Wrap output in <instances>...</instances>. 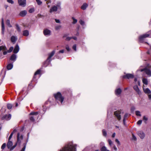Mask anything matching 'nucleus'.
<instances>
[{
    "label": "nucleus",
    "instance_id": "nucleus-51",
    "mask_svg": "<svg viewBox=\"0 0 151 151\" xmlns=\"http://www.w3.org/2000/svg\"><path fill=\"white\" fill-rule=\"evenodd\" d=\"M135 107L134 106H132L131 109V111L132 112H133L135 110Z\"/></svg>",
    "mask_w": 151,
    "mask_h": 151
},
{
    "label": "nucleus",
    "instance_id": "nucleus-41",
    "mask_svg": "<svg viewBox=\"0 0 151 151\" xmlns=\"http://www.w3.org/2000/svg\"><path fill=\"white\" fill-rule=\"evenodd\" d=\"M35 11V9L34 8H32L30 9L29 11V12L30 13H32L34 12Z\"/></svg>",
    "mask_w": 151,
    "mask_h": 151
},
{
    "label": "nucleus",
    "instance_id": "nucleus-50",
    "mask_svg": "<svg viewBox=\"0 0 151 151\" xmlns=\"http://www.w3.org/2000/svg\"><path fill=\"white\" fill-rule=\"evenodd\" d=\"M76 45H74L73 47V49L75 51L76 50Z\"/></svg>",
    "mask_w": 151,
    "mask_h": 151
},
{
    "label": "nucleus",
    "instance_id": "nucleus-42",
    "mask_svg": "<svg viewBox=\"0 0 151 151\" xmlns=\"http://www.w3.org/2000/svg\"><path fill=\"white\" fill-rule=\"evenodd\" d=\"M61 27L60 25L57 26L55 27V29L56 30H58L60 29Z\"/></svg>",
    "mask_w": 151,
    "mask_h": 151
},
{
    "label": "nucleus",
    "instance_id": "nucleus-39",
    "mask_svg": "<svg viewBox=\"0 0 151 151\" xmlns=\"http://www.w3.org/2000/svg\"><path fill=\"white\" fill-rule=\"evenodd\" d=\"M14 49V48L13 47H11L9 50H7L8 52L9 53H10Z\"/></svg>",
    "mask_w": 151,
    "mask_h": 151
},
{
    "label": "nucleus",
    "instance_id": "nucleus-29",
    "mask_svg": "<svg viewBox=\"0 0 151 151\" xmlns=\"http://www.w3.org/2000/svg\"><path fill=\"white\" fill-rule=\"evenodd\" d=\"M128 116V114H125V115L124 116V118L123 119V122L124 124H125V122L126 121V118H127Z\"/></svg>",
    "mask_w": 151,
    "mask_h": 151
},
{
    "label": "nucleus",
    "instance_id": "nucleus-21",
    "mask_svg": "<svg viewBox=\"0 0 151 151\" xmlns=\"http://www.w3.org/2000/svg\"><path fill=\"white\" fill-rule=\"evenodd\" d=\"M27 14V12L26 10H24L21 12L19 13V15L22 17H24Z\"/></svg>",
    "mask_w": 151,
    "mask_h": 151
},
{
    "label": "nucleus",
    "instance_id": "nucleus-61",
    "mask_svg": "<svg viewBox=\"0 0 151 151\" xmlns=\"http://www.w3.org/2000/svg\"><path fill=\"white\" fill-rule=\"evenodd\" d=\"M148 97L149 99H151V93L150 94L148 95Z\"/></svg>",
    "mask_w": 151,
    "mask_h": 151
},
{
    "label": "nucleus",
    "instance_id": "nucleus-33",
    "mask_svg": "<svg viewBox=\"0 0 151 151\" xmlns=\"http://www.w3.org/2000/svg\"><path fill=\"white\" fill-rule=\"evenodd\" d=\"M135 114L137 116H141L140 112L139 111H135Z\"/></svg>",
    "mask_w": 151,
    "mask_h": 151
},
{
    "label": "nucleus",
    "instance_id": "nucleus-36",
    "mask_svg": "<svg viewBox=\"0 0 151 151\" xmlns=\"http://www.w3.org/2000/svg\"><path fill=\"white\" fill-rule=\"evenodd\" d=\"M102 133L103 135L105 137H106L107 135V133L105 129H103L102 130Z\"/></svg>",
    "mask_w": 151,
    "mask_h": 151
},
{
    "label": "nucleus",
    "instance_id": "nucleus-17",
    "mask_svg": "<svg viewBox=\"0 0 151 151\" xmlns=\"http://www.w3.org/2000/svg\"><path fill=\"white\" fill-rule=\"evenodd\" d=\"M19 48L18 45H16L13 50V52L14 53H17L19 51Z\"/></svg>",
    "mask_w": 151,
    "mask_h": 151
},
{
    "label": "nucleus",
    "instance_id": "nucleus-62",
    "mask_svg": "<svg viewBox=\"0 0 151 151\" xmlns=\"http://www.w3.org/2000/svg\"><path fill=\"white\" fill-rule=\"evenodd\" d=\"M17 132V130L16 129H14L13 131L12 132V133H13V134L14 133L16 132Z\"/></svg>",
    "mask_w": 151,
    "mask_h": 151
},
{
    "label": "nucleus",
    "instance_id": "nucleus-11",
    "mask_svg": "<svg viewBox=\"0 0 151 151\" xmlns=\"http://www.w3.org/2000/svg\"><path fill=\"white\" fill-rule=\"evenodd\" d=\"M137 134L141 139H143L145 137V134L142 131H139L137 132Z\"/></svg>",
    "mask_w": 151,
    "mask_h": 151
},
{
    "label": "nucleus",
    "instance_id": "nucleus-9",
    "mask_svg": "<svg viewBox=\"0 0 151 151\" xmlns=\"http://www.w3.org/2000/svg\"><path fill=\"white\" fill-rule=\"evenodd\" d=\"M51 30L47 28L44 29L43 31V34L47 37L50 36L51 35Z\"/></svg>",
    "mask_w": 151,
    "mask_h": 151
},
{
    "label": "nucleus",
    "instance_id": "nucleus-3",
    "mask_svg": "<svg viewBox=\"0 0 151 151\" xmlns=\"http://www.w3.org/2000/svg\"><path fill=\"white\" fill-rule=\"evenodd\" d=\"M55 52V50H53L48 54V57L47 60L44 63V65L45 67L47 66L51 61V58L54 55Z\"/></svg>",
    "mask_w": 151,
    "mask_h": 151
},
{
    "label": "nucleus",
    "instance_id": "nucleus-18",
    "mask_svg": "<svg viewBox=\"0 0 151 151\" xmlns=\"http://www.w3.org/2000/svg\"><path fill=\"white\" fill-rule=\"evenodd\" d=\"M133 88L134 90L139 94H141V91L139 90L138 86L137 85H135L133 87Z\"/></svg>",
    "mask_w": 151,
    "mask_h": 151
},
{
    "label": "nucleus",
    "instance_id": "nucleus-27",
    "mask_svg": "<svg viewBox=\"0 0 151 151\" xmlns=\"http://www.w3.org/2000/svg\"><path fill=\"white\" fill-rule=\"evenodd\" d=\"M143 120L145 124L147 123V121L148 120V118L145 116L143 117Z\"/></svg>",
    "mask_w": 151,
    "mask_h": 151
},
{
    "label": "nucleus",
    "instance_id": "nucleus-32",
    "mask_svg": "<svg viewBox=\"0 0 151 151\" xmlns=\"http://www.w3.org/2000/svg\"><path fill=\"white\" fill-rule=\"evenodd\" d=\"M101 151H109V150H107L106 148L104 146H103L101 148Z\"/></svg>",
    "mask_w": 151,
    "mask_h": 151
},
{
    "label": "nucleus",
    "instance_id": "nucleus-53",
    "mask_svg": "<svg viewBox=\"0 0 151 151\" xmlns=\"http://www.w3.org/2000/svg\"><path fill=\"white\" fill-rule=\"evenodd\" d=\"M3 54L4 55H6L7 53L8 52V51L7 50H5V51H3Z\"/></svg>",
    "mask_w": 151,
    "mask_h": 151
},
{
    "label": "nucleus",
    "instance_id": "nucleus-31",
    "mask_svg": "<svg viewBox=\"0 0 151 151\" xmlns=\"http://www.w3.org/2000/svg\"><path fill=\"white\" fill-rule=\"evenodd\" d=\"M6 24L9 27H12V25L10 24V21L8 19L6 20Z\"/></svg>",
    "mask_w": 151,
    "mask_h": 151
},
{
    "label": "nucleus",
    "instance_id": "nucleus-34",
    "mask_svg": "<svg viewBox=\"0 0 151 151\" xmlns=\"http://www.w3.org/2000/svg\"><path fill=\"white\" fill-rule=\"evenodd\" d=\"M36 1L39 5H41L42 4V2L40 0H36Z\"/></svg>",
    "mask_w": 151,
    "mask_h": 151
},
{
    "label": "nucleus",
    "instance_id": "nucleus-12",
    "mask_svg": "<svg viewBox=\"0 0 151 151\" xmlns=\"http://www.w3.org/2000/svg\"><path fill=\"white\" fill-rule=\"evenodd\" d=\"M134 75L131 74H127L126 75H124L123 77L124 78H127L128 79L130 78H134Z\"/></svg>",
    "mask_w": 151,
    "mask_h": 151
},
{
    "label": "nucleus",
    "instance_id": "nucleus-38",
    "mask_svg": "<svg viewBox=\"0 0 151 151\" xmlns=\"http://www.w3.org/2000/svg\"><path fill=\"white\" fill-rule=\"evenodd\" d=\"M24 147L22 149L21 151H24L25 150L26 148V143H24L23 144Z\"/></svg>",
    "mask_w": 151,
    "mask_h": 151
},
{
    "label": "nucleus",
    "instance_id": "nucleus-10",
    "mask_svg": "<svg viewBox=\"0 0 151 151\" xmlns=\"http://www.w3.org/2000/svg\"><path fill=\"white\" fill-rule=\"evenodd\" d=\"M18 3L20 6L24 7L26 5V0H18Z\"/></svg>",
    "mask_w": 151,
    "mask_h": 151
},
{
    "label": "nucleus",
    "instance_id": "nucleus-20",
    "mask_svg": "<svg viewBox=\"0 0 151 151\" xmlns=\"http://www.w3.org/2000/svg\"><path fill=\"white\" fill-rule=\"evenodd\" d=\"M122 92V90L120 88H118L116 89L115 91V93L117 96L120 94Z\"/></svg>",
    "mask_w": 151,
    "mask_h": 151
},
{
    "label": "nucleus",
    "instance_id": "nucleus-40",
    "mask_svg": "<svg viewBox=\"0 0 151 151\" xmlns=\"http://www.w3.org/2000/svg\"><path fill=\"white\" fill-rule=\"evenodd\" d=\"M16 29L19 32H20L21 31L20 28L19 27V25L17 24L16 25Z\"/></svg>",
    "mask_w": 151,
    "mask_h": 151
},
{
    "label": "nucleus",
    "instance_id": "nucleus-14",
    "mask_svg": "<svg viewBox=\"0 0 151 151\" xmlns=\"http://www.w3.org/2000/svg\"><path fill=\"white\" fill-rule=\"evenodd\" d=\"M11 116L10 114L4 115L2 118V119H5L6 120H10L11 118Z\"/></svg>",
    "mask_w": 151,
    "mask_h": 151
},
{
    "label": "nucleus",
    "instance_id": "nucleus-23",
    "mask_svg": "<svg viewBox=\"0 0 151 151\" xmlns=\"http://www.w3.org/2000/svg\"><path fill=\"white\" fill-rule=\"evenodd\" d=\"M88 6V4L86 3H85L81 6V8L82 9L84 10L86 9V8Z\"/></svg>",
    "mask_w": 151,
    "mask_h": 151
},
{
    "label": "nucleus",
    "instance_id": "nucleus-56",
    "mask_svg": "<svg viewBox=\"0 0 151 151\" xmlns=\"http://www.w3.org/2000/svg\"><path fill=\"white\" fill-rule=\"evenodd\" d=\"M55 22L57 23H60V21L59 19H55Z\"/></svg>",
    "mask_w": 151,
    "mask_h": 151
},
{
    "label": "nucleus",
    "instance_id": "nucleus-16",
    "mask_svg": "<svg viewBox=\"0 0 151 151\" xmlns=\"http://www.w3.org/2000/svg\"><path fill=\"white\" fill-rule=\"evenodd\" d=\"M17 58V55L15 54H13L11 56L10 59L14 62L16 60Z\"/></svg>",
    "mask_w": 151,
    "mask_h": 151
},
{
    "label": "nucleus",
    "instance_id": "nucleus-57",
    "mask_svg": "<svg viewBox=\"0 0 151 151\" xmlns=\"http://www.w3.org/2000/svg\"><path fill=\"white\" fill-rule=\"evenodd\" d=\"M64 51L63 50H60L59 51V52H58V53H63L64 52Z\"/></svg>",
    "mask_w": 151,
    "mask_h": 151
},
{
    "label": "nucleus",
    "instance_id": "nucleus-45",
    "mask_svg": "<svg viewBox=\"0 0 151 151\" xmlns=\"http://www.w3.org/2000/svg\"><path fill=\"white\" fill-rule=\"evenodd\" d=\"M108 143H109V145L110 146H111L113 143L111 141V140L110 139H108Z\"/></svg>",
    "mask_w": 151,
    "mask_h": 151
},
{
    "label": "nucleus",
    "instance_id": "nucleus-15",
    "mask_svg": "<svg viewBox=\"0 0 151 151\" xmlns=\"http://www.w3.org/2000/svg\"><path fill=\"white\" fill-rule=\"evenodd\" d=\"M17 40V37L14 35L12 36L11 38V41L13 44L15 43Z\"/></svg>",
    "mask_w": 151,
    "mask_h": 151
},
{
    "label": "nucleus",
    "instance_id": "nucleus-13",
    "mask_svg": "<svg viewBox=\"0 0 151 151\" xmlns=\"http://www.w3.org/2000/svg\"><path fill=\"white\" fill-rule=\"evenodd\" d=\"M120 112L119 111H116L114 112V114L117 117L118 119L119 120H120L121 119V116L120 115Z\"/></svg>",
    "mask_w": 151,
    "mask_h": 151
},
{
    "label": "nucleus",
    "instance_id": "nucleus-44",
    "mask_svg": "<svg viewBox=\"0 0 151 151\" xmlns=\"http://www.w3.org/2000/svg\"><path fill=\"white\" fill-rule=\"evenodd\" d=\"M72 18L73 21V24H75L77 22V20L76 19H75L73 17Z\"/></svg>",
    "mask_w": 151,
    "mask_h": 151
},
{
    "label": "nucleus",
    "instance_id": "nucleus-24",
    "mask_svg": "<svg viewBox=\"0 0 151 151\" xmlns=\"http://www.w3.org/2000/svg\"><path fill=\"white\" fill-rule=\"evenodd\" d=\"M13 67V63H9V64L7 66V68L8 70L11 69Z\"/></svg>",
    "mask_w": 151,
    "mask_h": 151
},
{
    "label": "nucleus",
    "instance_id": "nucleus-5",
    "mask_svg": "<svg viewBox=\"0 0 151 151\" xmlns=\"http://www.w3.org/2000/svg\"><path fill=\"white\" fill-rule=\"evenodd\" d=\"M141 72L145 71V72L148 76H151V65H148L147 67L140 70Z\"/></svg>",
    "mask_w": 151,
    "mask_h": 151
},
{
    "label": "nucleus",
    "instance_id": "nucleus-48",
    "mask_svg": "<svg viewBox=\"0 0 151 151\" xmlns=\"http://www.w3.org/2000/svg\"><path fill=\"white\" fill-rule=\"evenodd\" d=\"M142 120H139L137 122V124H138V125H140L142 124Z\"/></svg>",
    "mask_w": 151,
    "mask_h": 151
},
{
    "label": "nucleus",
    "instance_id": "nucleus-4",
    "mask_svg": "<svg viewBox=\"0 0 151 151\" xmlns=\"http://www.w3.org/2000/svg\"><path fill=\"white\" fill-rule=\"evenodd\" d=\"M54 96L56 101L58 103L60 102L62 104L64 98L62 96L61 93L60 92H58L56 94H55Z\"/></svg>",
    "mask_w": 151,
    "mask_h": 151
},
{
    "label": "nucleus",
    "instance_id": "nucleus-46",
    "mask_svg": "<svg viewBox=\"0 0 151 151\" xmlns=\"http://www.w3.org/2000/svg\"><path fill=\"white\" fill-rule=\"evenodd\" d=\"M6 146V144L5 143H4L2 145L1 147V148L2 149H4L5 148Z\"/></svg>",
    "mask_w": 151,
    "mask_h": 151
},
{
    "label": "nucleus",
    "instance_id": "nucleus-52",
    "mask_svg": "<svg viewBox=\"0 0 151 151\" xmlns=\"http://www.w3.org/2000/svg\"><path fill=\"white\" fill-rule=\"evenodd\" d=\"M72 39L71 37H66L65 40L67 41H69Z\"/></svg>",
    "mask_w": 151,
    "mask_h": 151
},
{
    "label": "nucleus",
    "instance_id": "nucleus-60",
    "mask_svg": "<svg viewBox=\"0 0 151 151\" xmlns=\"http://www.w3.org/2000/svg\"><path fill=\"white\" fill-rule=\"evenodd\" d=\"M113 148H114V149L115 150V151H116L117 150V148L116 147V146L114 145V147H113Z\"/></svg>",
    "mask_w": 151,
    "mask_h": 151
},
{
    "label": "nucleus",
    "instance_id": "nucleus-30",
    "mask_svg": "<svg viewBox=\"0 0 151 151\" xmlns=\"http://www.w3.org/2000/svg\"><path fill=\"white\" fill-rule=\"evenodd\" d=\"M40 72H41V70L40 69L38 70L35 73L34 76L33 77V78H35V76L37 75L40 74Z\"/></svg>",
    "mask_w": 151,
    "mask_h": 151
},
{
    "label": "nucleus",
    "instance_id": "nucleus-64",
    "mask_svg": "<svg viewBox=\"0 0 151 151\" xmlns=\"http://www.w3.org/2000/svg\"><path fill=\"white\" fill-rule=\"evenodd\" d=\"M104 145V143L103 142H101L100 143L101 146H103Z\"/></svg>",
    "mask_w": 151,
    "mask_h": 151
},
{
    "label": "nucleus",
    "instance_id": "nucleus-49",
    "mask_svg": "<svg viewBox=\"0 0 151 151\" xmlns=\"http://www.w3.org/2000/svg\"><path fill=\"white\" fill-rule=\"evenodd\" d=\"M132 139L134 140H136L137 139L136 137H135V136L134 134L133 133H132Z\"/></svg>",
    "mask_w": 151,
    "mask_h": 151
},
{
    "label": "nucleus",
    "instance_id": "nucleus-8",
    "mask_svg": "<svg viewBox=\"0 0 151 151\" xmlns=\"http://www.w3.org/2000/svg\"><path fill=\"white\" fill-rule=\"evenodd\" d=\"M149 36V35L148 34L146 33L140 36L139 37V41L140 42H143L145 39Z\"/></svg>",
    "mask_w": 151,
    "mask_h": 151
},
{
    "label": "nucleus",
    "instance_id": "nucleus-59",
    "mask_svg": "<svg viewBox=\"0 0 151 151\" xmlns=\"http://www.w3.org/2000/svg\"><path fill=\"white\" fill-rule=\"evenodd\" d=\"M72 37V39H73L74 40H77V37Z\"/></svg>",
    "mask_w": 151,
    "mask_h": 151
},
{
    "label": "nucleus",
    "instance_id": "nucleus-35",
    "mask_svg": "<svg viewBox=\"0 0 151 151\" xmlns=\"http://www.w3.org/2000/svg\"><path fill=\"white\" fill-rule=\"evenodd\" d=\"M12 107V104H7V108L9 109H11Z\"/></svg>",
    "mask_w": 151,
    "mask_h": 151
},
{
    "label": "nucleus",
    "instance_id": "nucleus-7",
    "mask_svg": "<svg viewBox=\"0 0 151 151\" xmlns=\"http://www.w3.org/2000/svg\"><path fill=\"white\" fill-rule=\"evenodd\" d=\"M38 114V112L37 111L36 112H32L30 113L29 115L32 116L30 117V121L32 122H34L35 121V119L36 118V116Z\"/></svg>",
    "mask_w": 151,
    "mask_h": 151
},
{
    "label": "nucleus",
    "instance_id": "nucleus-1",
    "mask_svg": "<svg viewBox=\"0 0 151 151\" xmlns=\"http://www.w3.org/2000/svg\"><path fill=\"white\" fill-rule=\"evenodd\" d=\"M23 138V136L22 134L20 135L19 133H18L17 134V141L15 144L12 147L13 145V143L12 141L10 140H8V142L7 143V146L8 149H10V151L12 150L17 145H20L21 142V141Z\"/></svg>",
    "mask_w": 151,
    "mask_h": 151
},
{
    "label": "nucleus",
    "instance_id": "nucleus-54",
    "mask_svg": "<svg viewBox=\"0 0 151 151\" xmlns=\"http://www.w3.org/2000/svg\"><path fill=\"white\" fill-rule=\"evenodd\" d=\"M13 133H11V134H10L9 138V139H8V140H10L11 139V138H12V136L13 135Z\"/></svg>",
    "mask_w": 151,
    "mask_h": 151
},
{
    "label": "nucleus",
    "instance_id": "nucleus-26",
    "mask_svg": "<svg viewBox=\"0 0 151 151\" xmlns=\"http://www.w3.org/2000/svg\"><path fill=\"white\" fill-rule=\"evenodd\" d=\"M29 35V32L27 30H25L23 31V35L24 36H27Z\"/></svg>",
    "mask_w": 151,
    "mask_h": 151
},
{
    "label": "nucleus",
    "instance_id": "nucleus-6",
    "mask_svg": "<svg viewBox=\"0 0 151 151\" xmlns=\"http://www.w3.org/2000/svg\"><path fill=\"white\" fill-rule=\"evenodd\" d=\"M58 9H61L60 3H58L57 6H54L51 8L50 10V12L51 13L53 12H56Z\"/></svg>",
    "mask_w": 151,
    "mask_h": 151
},
{
    "label": "nucleus",
    "instance_id": "nucleus-55",
    "mask_svg": "<svg viewBox=\"0 0 151 151\" xmlns=\"http://www.w3.org/2000/svg\"><path fill=\"white\" fill-rule=\"evenodd\" d=\"M115 141L119 145H120V143L119 140L117 139H116L115 140Z\"/></svg>",
    "mask_w": 151,
    "mask_h": 151
},
{
    "label": "nucleus",
    "instance_id": "nucleus-63",
    "mask_svg": "<svg viewBox=\"0 0 151 151\" xmlns=\"http://www.w3.org/2000/svg\"><path fill=\"white\" fill-rule=\"evenodd\" d=\"M51 2V1L50 0H48V1H47V2H46V3L48 5L49 3H50Z\"/></svg>",
    "mask_w": 151,
    "mask_h": 151
},
{
    "label": "nucleus",
    "instance_id": "nucleus-22",
    "mask_svg": "<svg viewBox=\"0 0 151 151\" xmlns=\"http://www.w3.org/2000/svg\"><path fill=\"white\" fill-rule=\"evenodd\" d=\"M7 50V48L5 45H2L0 46V51Z\"/></svg>",
    "mask_w": 151,
    "mask_h": 151
},
{
    "label": "nucleus",
    "instance_id": "nucleus-58",
    "mask_svg": "<svg viewBox=\"0 0 151 151\" xmlns=\"http://www.w3.org/2000/svg\"><path fill=\"white\" fill-rule=\"evenodd\" d=\"M26 88H24L22 90V91H21L19 93V94H20L21 93H22V92H23L25 90H26Z\"/></svg>",
    "mask_w": 151,
    "mask_h": 151
},
{
    "label": "nucleus",
    "instance_id": "nucleus-28",
    "mask_svg": "<svg viewBox=\"0 0 151 151\" xmlns=\"http://www.w3.org/2000/svg\"><path fill=\"white\" fill-rule=\"evenodd\" d=\"M142 82L144 84L146 85H147L148 84V81L147 79L146 78H143Z\"/></svg>",
    "mask_w": 151,
    "mask_h": 151
},
{
    "label": "nucleus",
    "instance_id": "nucleus-47",
    "mask_svg": "<svg viewBox=\"0 0 151 151\" xmlns=\"http://www.w3.org/2000/svg\"><path fill=\"white\" fill-rule=\"evenodd\" d=\"M7 1L8 3H11L12 4H13L14 3V2L12 0H7Z\"/></svg>",
    "mask_w": 151,
    "mask_h": 151
},
{
    "label": "nucleus",
    "instance_id": "nucleus-19",
    "mask_svg": "<svg viewBox=\"0 0 151 151\" xmlns=\"http://www.w3.org/2000/svg\"><path fill=\"white\" fill-rule=\"evenodd\" d=\"M1 28H2V33L3 34H4L5 27L4 24V19L2 18L1 19Z\"/></svg>",
    "mask_w": 151,
    "mask_h": 151
},
{
    "label": "nucleus",
    "instance_id": "nucleus-43",
    "mask_svg": "<svg viewBox=\"0 0 151 151\" xmlns=\"http://www.w3.org/2000/svg\"><path fill=\"white\" fill-rule=\"evenodd\" d=\"M66 49L68 51H70V49L69 48L68 45H66L65 46Z\"/></svg>",
    "mask_w": 151,
    "mask_h": 151
},
{
    "label": "nucleus",
    "instance_id": "nucleus-25",
    "mask_svg": "<svg viewBox=\"0 0 151 151\" xmlns=\"http://www.w3.org/2000/svg\"><path fill=\"white\" fill-rule=\"evenodd\" d=\"M144 92L146 93L150 94L151 93V91L148 88H146L145 89H143Z\"/></svg>",
    "mask_w": 151,
    "mask_h": 151
},
{
    "label": "nucleus",
    "instance_id": "nucleus-37",
    "mask_svg": "<svg viewBox=\"0 0 151 151\" xmlns=\"http://www.w3.org/2000/svg\"><path fill=\"white\" fill-rule=\"evenodd\" d=\"M79 23L80 24L82 25V26H83L85 24V22H84L81 19L79 21Z\"/></svg>",
    "mask_w": 151,
    "mask_h": 151
},
{
    "label": "nucleus",
    "instance_id": "nucleus-2",
    "mask_svg": "<svg viewBox=\"0 0 151 151\" xmlns=\"http://www.w3.org/2000/svg\"><path fill=\"white\" fill-rule=\"evenodd\" d=\"M76 145L70 142L66 144L60 151H76Z\"/></svg>",
    "mask_w": 151,
    "mask_h": 151
}]
</instances>
